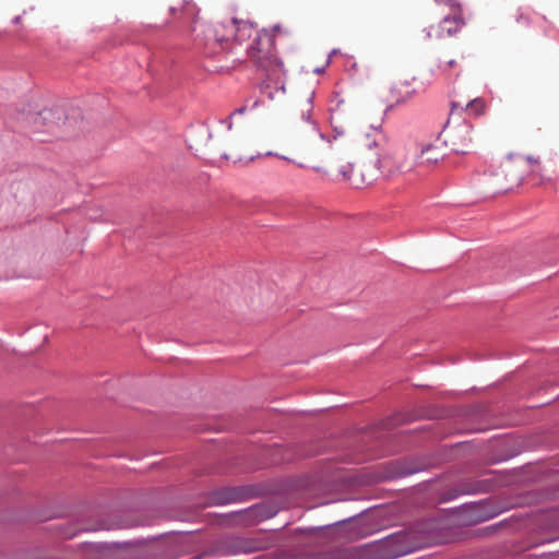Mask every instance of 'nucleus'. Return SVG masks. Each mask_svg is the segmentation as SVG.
Wrapping results in <instances>:
<instances>
[{"label":"nucleus","instance_id":"9d476101","mask_svg":"<svg viewBox=\"0 0 559 559\" xmlns=\"http://www.w3.org/2000/svg\"><path fill=\"white\" fill-rule=\"evenodd\" d=\"M437 3L448 7L450 13L455 12V9H461L460 3L456 0H436Z\"/></svg>","mask_w":559,"mask_h":559},{"label":"nucleus","instance_id":"423d86ee","mask_svg":"<svg viewBox=\"0 0 559 559\" xmlns=\"http://www.w3.org/2000/svg\"><path fill=\"white\" fill-rule=\"evenodd\" d=\"M378 163L380 164V173L389 180L411 171L413 168V164L399 154L385 155Z\"/></svg>","mask_w":559,"mask_h":559},{"label":"nucleus","instance_id":"39448f33","mask_svg":"<svg viewBox=\"0 0 559 559\" xmlns=\"http://www.w3.org/2000/svg\"><path fill=\"white\" fill-rule=\"evenodd\" d=\"M464 24L462 9H455V12L445 15L439 24L429 26L427 36L435 39L452 36L456 34Z\"/></svg>","mask_w":559,"mask_h":559},{"label":"nucleus","instance_id":"f3484780","mask_svg":"<svg viewBox=\"0 0 559 559\" xmlns=\"http://www.w3.org/2000/svg\"><path fill=\"white\" fill-rule=\"evenodd\" d=\"M19 21H20V16H17V17H15V19H14V22H15V23H19Z\"/></svg>","mask_w":559,"mask_h":559},{"label":"nucleus","instance_id":"0eeeda50","mask_svg":"<svg viewBox=\"0 0 559 559\" xmlns=\"http://www.w3.org/2000/svg\"><path fill=\"white\" fill-rule=\"evenodd\" d=\"M415 92L411 81L397 80L390 88L389 102L391 106L404 104L415 95Z\"/></svg>","mask_w":559,"mask_h":559},{"label":"nucleus","instance_id":"7ed1b4c3","mask_svg":"<svg viewBox=\"0 0 559 559\" xmlns=\"http://www.w3.org/2000/svg\"><path fill=\"white\" fill-rule=\"evenodd\" d=\"M523 164L520 158H504L491 175V190L495 193H506L518 188L524 179Z\"/></svg>","mask_w":559,"mask_h":559},{"label":"nucleus","instance_id":"4468645a","mask_svg":"<svg viewBox=\"0 0 559 559\" xmlns=\"http://www.w3.org/2000/svg\"><path fill=\"white\" fill-rule=\"evenodd\" d=\"M532 173H533L534 175H536V176H539V177H540V179H542L543 181L545 180L544 175L538 174V173H536L535 170H532Z\"/></svg>","mask_w":559,"mask_h":559},{"label":"nucleus","instance_id":"6e6552de","mask_svg":"<svg viewBox=\"0 0 559 559\" xmlns=\"http://www.w3.org/2000/svg\"><path fill=\"white\" fill-rule=\"evenodd\" d=\"M451 106V117H454L455 111L466 110L471 116H480L486 110V104L481 98H474L467 102L452 100Z\"/></svg>","mask_w":559,"mask_h":559},{"label":"nucleus","instance_id":"f03ea898","mask_svg":"<svg viewBox=\"0 0 559 559\" xmlns=\"http://www.w3.org/2000/svg\"><path fill=\"white\" fill-rule=\"evenodd\" d=\"M230 28L234 32L235 40L239 44L252 39L247 47V53L264 75L262 93L270 99L284 94L286 71L283 62L275 56L273 47L274 37L280 32V27L274 26L271 32L259 31L249 21L233 19Z\"/></svg>","mask_w":559,"mask_h":559},{"label":"nucleus","instance_id":"ddd939ff","mask_svg":"<svg viewBox=\"0 0 559 559\" xmlns=\"http://www.w3.org/2000/svg\"><path fill=\"white\" fill-rule=\"evenodd\" d=\"M187 10L192 12V11L195 10V5L194 4H188Z\"/></svg>","mask_w":559,"mask_h":559},{"label":"nucleus","instance_id":"f8f14e48","mask_svg":"<svg viewBox=\"0 0 559 559\" xmlns=\"http://www.w3.org/2000/svg\"><path fill=\"white\" fill-rule=\"evenodd\" d=\"M526 160L527 163L530 164H536V165H539V160L537 158H534L533 156H527L526 157Z\"/></svg>","mask_w":559,"mask_h":559},{"label":"nucleus","instance_id":"9b49d317","mask_svg":"<svg viewBox=\"0 0 559 559\" xmlns=\"http://www.w3.org/2000/svg\"><path fill=\"white\" fill-rule=\"evenodd\" d=\"M454 67H456V61L454 59H451V60L444 62L443 66L442 64L438 66V68L444 72L447 71L448 68H454Z\"/></svg>","mask_w":559,"mask_h":559},{"label":"nucleus","instance_id":"20e7f679","mask_svg":"<svg viewBox=\"0 0 559 559\" xmlns=\"http://www.w3.org/2000/svg\"><path fill=\"white\" fill-rule=\"evenodd\" d=\"M452 119L453 117L450 116L443 129L445 142L449 143L456 153L466 154L473 145V127L466 120H462L457 124L452 126Z\"/></svg>","mask_w":559,"mask_h":559},{"label":"nucleus","instance_id":"f257e3e1","mask_svg":"<svg viewBox=\"0 0 559 559\" xmlns=\"http://www.w3.org/2000/svg\"><path fill=\"white\" fill-rule=\"evenodd\" d=\"M311 109L309 98L306 109L301 110L302 118L307 120L305 133L292 134L285 143L286 154L278 156L298 167H309L324 176L342 177L355 188H362L376 181L380 173V164L371 160L355 164L346 162L332 143L309 121Z\"/></svg>","mask_w":559,"mask_h":559},{"label":"nucleus","instance_id":"1a4fd4ad","mask_svg":"<svg viewBox=\"0 0 559 559\" xmlns=\"http://www.w3.org/2000/svg\"><path fill=\"white\" fill-rule=\"evenodd\" d=\"M442 153L439 147L433 145H428L421 150L420 158L421 163L431 165L436 164L438 160L442 158Z\"/></svg>","mask_w":559,"mask_h":559},{"label":"nucleus","instance_id":"dca6fc26","mask_svg":"<svg viewBox=\"0 0 559 559\" xmlns=\"http://www.w3.org/2000/svg\"><path fill=\"white\" fill-rule=\"evenodd\" d=\"M43 114L45 115V118H47L48 116L51 115V111L50 110H45Z\"/></svg>","mask_w":559,"mask_h":559},{"label":"nucleus","instance_id":"2eb2a0df","mask_svg":"<svg viewBox=\"0 0 559 559\" xmlns=\"http://www.w3.org/2000/svg\"><path fill=\"white\" fill-rule=\"evenodd\" d=\"M243 111H245V108L242 107V108H239V109L235 110L233 115H235V114H242Z\"/></svg>","mask_w":559,"mask_h":559}]
</instances>
